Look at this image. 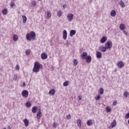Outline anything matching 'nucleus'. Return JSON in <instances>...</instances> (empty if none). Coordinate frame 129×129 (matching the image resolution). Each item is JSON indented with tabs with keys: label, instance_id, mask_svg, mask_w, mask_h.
Instances as JSON below:
<instances>
[{
	"label": "nucleus",
	"instance_id": "1a4fd4ad",
	"mask_svg": "<svg viewBox=\"0 0 129 129\" xmlns=\"http://www.w3.org/2000/svg\"><path fill=\"white\" fill-rule=\"evenodd\" d=\"M63 40L67 39V31L66 30L63 31Z\"/></svg>",
	"mask_w": 129,
	"mask_h": 129
},
{
	"label": "nucleus",
	"instance_id": "72a5a7b5",
	"mask_svg": "<svg viewBox=\"0 0 129 129\" xmlns=\"http://www.w3.org/2000/svg\"><path fill=\"white\" fill-rule=\"evenodd\" d=\"M31 5L32 6H33V7H35V6H37V2H36L35 1L33 0L31 2Z\"/></svg>",
	"mask_w": 129,
	"mask_h": 129
},
{
	"label": "nucleus",
	"instance_id": "a18cd8bd",
	"mask_svg": "<svg viewBox=\"0 0 129 129\" xmlns=\"http://www.w3.org/2000/svg\"><path fill=\"white\" fill-rule=\"evenodd\" d=\"M16 68L17 70H20V66L17 65Z\"/></svg>",
	"mask_w": 129,
	"mask_h": 129
},
{
	"label": "nucleus",
	"instance_id": "8fccbe9b",
	"mask_svg": "<svg viewBox=\"0 0 129 129\" xmlns=\"http://www.w3.org/2000/svg\"><path fill=\"white\" fill-rule=\"evenodd\" d=\"M63 9H65V7H66V5H63Z\"/></svg>",
	"mask_w": 129,
	"mask_h": 129
},
{
	"label": "nucleus",
	"instance_id": "a19ab883",
	"mask_svg": "<svg viewBox=\"0 0 129 129\" xmlns=\"http://www.w3.org/2000/svg\"><path fill=\"white\" fill-rule=\"evenodd\" d=\"M18 79V76L17 75H14L13 77V80H17Z\"/></svg>",
	"mask_w": 129,
	"mask_h": 129
},
{
	"label": "nucleus",
	"instance_id": "c9c22d12",
	"mask_svg": "<svg viewBox=\"0 0 129 129\" xmlns=\"http://www.w3.org/2000/svg\"><path fill=\"white\" fill-rule=\"evenodd\" d=\"M100 97H101L100 95H98L96 97H95V100H99V99H100Z\"/></svg>",
	"mask_w": 129,
	"mask_h": 129
},
{
	"label": "nucleus",
	"instance_id": "4c0bfd02",
	"mask_svg": "<svg viewBox=\"0 0 129 129\" xmlns=\"http://www.w3.org/2000/svg\"><path fill=\"white\" fill-rule=\"evenodd\" d=\"M25 53L26 54V55H30V54H31V50L30 49H28V50H27L26 51H25Z\"/></svg>",
	"mask_w": 129,
	"mask_h": 129
},
{
	"label": "nucleus",
	"instance_id": "9d476101",
	"mask_svg": "<svg viewBox=\"0 0 129 129\" xmlns=\"http://www.w3.org/2000/svg\"><path fill=\"white\" fill-rule=\"evenodd\" d=\"M96 57L97 58H98V59H100V58L102 57V54L101 53V52L97 51L96 52Z\"/></svg>",
	"mask_w": 129,
	"mask_h": 129
},
{
	"label": "nucleus",
	"instance_id": "39448f33",
	"mask_svg": "<svg viewBox=\"0 0 129 129\" xmlns=\"http://www.w3.org/2000/svg\"><path fill=\"white\" fill-rule=\"evenodd\" d=\"M36 116L37 119H41V117H42V112H41L40 109L38 110Z\"/></svg>",
	"mask_w": 129,
	"mask_h": 129
},
{
	"label": "nucleus",
	"instance_id": "ddd939ff",
	"mask_svg": "<svg viewBox=\"0 0 129 129\" xmlns=\"http://www.w3.org/2000/svg\"><path fill=\"white\" fill-rule=\"evenodd\" d=\"M77 122L78 124V126H79V128H81V119H78L77 120Z\"/></svg>",
	"mask_w": 129,
	"mask_h": 129
},
{
	"label": "nucleus",
	"instance_id": "2eb2a0df",
	"mask_svg": "<svg viewBox=\"0 0 129 129\" xmlns=\"http://www.w3.org/2000/svg\"><path fill=\"white\" fill-rule=\"evenodd\" d=\"M75 34H76V31L74 30H72L70 31V37H73V36H74V35H75Z\"/></svg>",
	"mask_w": 129,
	"mask_h": 129
},
{
	"label": "nucleus",
	"instance_id": "f03ea898",
	"mask_svg": "<svg viewBox=\"0 0 129 129\" xmlns=\"http://www.w3.org/2000/svg\"><path fill=\"white\" fill-rule=\"evenodd\" d=\"M105 46L107 49H111L112 48V42L111 41H107Z\"/></svg>",
	"mask_w": 129,
	"mask_h": 129
},
{
	"label": "nucleus",
	"instance_id": "20e7f679",
	"mask_svg": "<svg viewBox=\"0 0 129 129\" xmlns=\"http://www.w3.org/2000/svg\"><path fill=\"white\" fill-rule=\"evenodd\" d=\"M67 17L68 18V21L69 22H71L72 20H73V17L74 16L72 14H69Z\"/></svg>",
	"mask_w": 129,
	"mask_h": 129
},
{
	"label": "nucleus",
	"instance_id": "58836bf2",
	"mask_svg": "<svg viewBox=\"0 0 129 129\" xmlns=\"http://www.w3.org/2000/svg\"><path fill=\"white\" fill-rule=\"evenodd\" d=\"M57 126H58V124L55 122H54L53 123V127H54V128H56Z\"/></svg>",
	"mask_w": 129,
	"mask_h": 129
},
{
	"label": "nucleus",
	"instance_id": "ea45409f",
	"mask_svg": "<svg viewBox=\"0 0 129 129\" xmlns=\"http://www.w3.org/2000/svg\"><path fill=\"white\" fill-rule=\"evenodd\" d=\"M26 106H27V107H30V106H31V102H27L26 103Z\"/></svg>",
	"mask_w": 129,
	"mask_h": 129
},
{
	"label": "nucleus",
	"instance_id": "dca6fc26",
	"mask_svg": "<svg viewBox=\"0 0 129 129\" xmlns=\"http://www.w3.org/2000/svg\"><path fill=\"white\" fill-rule=\"evenodd\" d=\"M30 36L32 40H35V38H36V33L32 31L31 32Z\"/></svg>",
	"mask_w": 129,
	"mask_h": 129
},
{
	"label": "nucleus",
	"instance_id": "09e8293b",
	"mask_svg": "<svg viewBox=\"0 0 129 129\" xmlns=\"http://www.w3.org/2000/svg\"><path fill=\"white\" fill-rule=\"evenodd\" d=\"M23 87L26 86V83L24 82V83H23Z\"/></svg>",
	"mask_w": 129,
	"mask_h": 129
},
{
	"label": "nucleus",
	"instance_id": "6e6552de",
	"mask_svg": "<svg viewBox=\"0 0 129 129\" xmlns=\"http://www.w3.org/2000/svg\"><path fill=\"white\" fill-rule=\"evenodd\" d=\"M85 59H86L87 63H90L91 62V56L90 55H88Z\"/></svg>",
	"mask_w": 129,
	"mask_h": 129
},
{
	"label": "nucleus",
	"instance_id": "cd10ccee",
	"mask_svg": "<svg viewBox=\"0 0 129 129\" xmlns=\"http://www.w3.org/2000/svg\"><path fill=\"white\" fill-rule=\"evenodd\" d=\"M99 92L100 95H102L103 94V93L104 92V90L103 89V88H100Z\"/></svg>",
	"mask_w": 129,
	"mask_h": 129
},
{
	"label": "nucleus",
	"instance_id": "de8ad7c7",
	"mask_svg": "<svg viewBox=\"0 0 129 129\" xmlns=\"http://www.w3.org/2000/svg\"><path fill=\"white\" fill-rule=\"evenodd\" d=\"M123 33H124L126 36H127V32L126 31H123Z\"/></svg>",
	"mask_w": 129,
	"mask_h": 129
},
{
	"label": "nucleus",
	"instance_id": "f704fd0d",
	"mask_svg": "<svg viewBox=\"0 0 129 129\" xmlns=\"http://www.w3.org/2000/svg\"><path fill=\"white\" fill-rule=\"evenodd\" d=\"M57 16H58L59 17H61V16H62V12L61 11H58L57 12Z\"/></svg>",
	"mask_w": 129,
	"mask_h": 129
},
{
	"label": "nucleus",
	"instance_id": "6ab92c4d",
	"mask_svg": "<svg viewBox=\"0 0 129 129\" xmlns=\"http://www.w3.org/2000/svg\"><path fill=\"white\" fill-rule=\"evenodd\" d=\"M82 59H85L86 57H87L88 55H87V52H83V53L81 55Z\"/></svg>",
	"mask_w": 129,
	"mask_h": 129
},
{
	"label": "nucleus",
	"instance_id": "bb28decb",
	"mask_svg": "<svg viewBox=\"0 0 129 129\" xmlns=\"http://www.w3.org/2000/svg\"><path fill=\"white\" fill-rule=\"evenodd\" d=\"M22 19L24 24H26V23L27 22V17H26L25 16H23Z\"/></svg>",
	"mask_w": 129,
	"mask_h": 129
},
{
	"label": "nucleus",
	"instance_id": "c756f323",
	"mask_svg": "<svg viewBox=\"0 0 129 129\" xmlns=\"http://www.w3.org/2000/svg\"><path fill=\"white\" fill-rule=\"evenodd\" d=\"M120 7H121V8H125V4H124V3L122 1L120 2Z\"/></svg>",
	"mask_w": 129,
	"mask_h": 129
},
{
	"label": "nucleus",
	"instance_id": "0eeeda50",
	"mask_svg": "<svg viewBox=\"0 0 129 129\" xmlns=\"http://www.w3.org/2000/svg\"><path fill=\"white\" fill-rule=\"evenodd\" d=\"M117 65L119 68H122V67L124 66L123 62H122L121 61H119L118 63H117Z\"/></svg>",
	"mask_w": 129,
	"mask_h": 129
},
{
	"label": "nucleus",
	"instance_id": "7ed1b4c3",
	"mask_svg": "<svg viewBox=\"0 0 129 129\" xmlns=\"http://www.w3.org/2000/svg\"><path fill=\"white\" fill-rule=\"evenodd\" d=\"M21 94L23 97H28L29 96V92L27 90H24Z\"/></svg>",
	"mask_w": 129,
	"mask_h": 129
},
{
	"label": "nucleus",
	"instance_id": "c85d7f7f",
	"mask_svg": "<svg viewBox=\"0 0 129 129\" xmlns=\"http://www.w3.org/2000/svg\"><path fill=\"white\" fill-rule=\"evenodd\" d=\"M106 112H110L111 111V108L108 106L106 107Z\"/></svg>",
	"mask_w": 129,
	"mask_h": 129
},
{
	"label": "nucleus",
	"instance_id": "f8f14e48",
	"mask_svg": "<svg viewBox=\"0 0 129 129\" xmlns=\"http://www.w3.org/2000/svg\"><path fill=\"white\" fill-rule=\"evenodd\" d=\"M37 111H38V107L34 106L33 107H32V111L33 113H36V112H37Z\"/></svg>",
	"mask_w": 129,
	"mask_h": 129
},
{
	"label": "nucleus",
	"instance_id": "412c9836",
	"mask_svg": "<svg viewBox=\"0 0 129 129\" xmlns=\"http://www.w3.org/2000/svg\"><path fill=\"white\" fill-rule=\"evenodd\" d=\"M119 29H120V30H121V31H123V30H124V29H125V26H124V24H120V25L119 26Z\"/></svg>",
	"mask_w": 129,
	"mask_h": 129
},
{
	"label": "nucleus",
	"instance_id": "603ef678",
	"mask_svg": "<svg viewBox=\"0 0 129 129\" xmlns=\"http://www.w3.org/2000/svg\"><path fill=\"white\" fill-rule=\"evenodd\" d=\"M127 122H128V123L129 124V119H128V120Z\"/></svg>",
	"mask_w": 129,
	"mask_h": 129
},
{
	"label": "nucleus",
	"instance_id": "473e14b6",
	"mask_svg": "<svg viewBox=\"0 0 129 129\" xmlns=\"http://www.w3.org/2000/svg\"><path fill=\"white\" fill-rule=\"evenodd\" d=\"M123 95L125 97H127L129 95V92L127 91H125L123 93Z\"/></svg>",
	"mask_w": 129,
	"mask_h": 129
},
{
	"label": "nucleus",
	"instance_id": "5fc2aeb1",
	"mask_svg": "<svg viewBox=\"0 0 129 129\" xmlns=\"http://www.w3.org/2000/svg\"><path fill=\"white\" fill-rule=\"evenodd\" d=\"M109 128H110V126L109 127Z\"/></svg>",
	"mask_w": 129,
	"mask_h": 129
},
{
	"label": "nucleus",
	"instance_id": "b1692460",
	"mask_svg": "<svg viewBox=\"0 0 129 129\" xmlns=\"http://www.w3.org/2000/svg\"><path fill=\"white\" fill-rule=\"evenodd\" d=\"M110 14L111 17H115V16H116V12H115V11L112 10Z\"/></svg>",
	"mask_w": 129,
	"mask_h": 129
},
{
	"label": "nucleus",
	"instance_id": "5701e85b",
	"mask_svg": "<svg viewBox=\"0 0 129 129\" xmlns=\"http://www.w3.org/2000/svg\"><path fill=\"white\" fill-rule=\"evenodd\" d=\"M87 124L88 125V126H90L91 125H92L93 122H92V120H88L87 122Z\"/></svg>",
	"mask_w": 129,
	"mask_h": 129
},
{
	"label": "nucleus",
	"instance_id": "2f4dec72",
	"mask_svg": "<svg viewBox=\"0 0 129 129\" xmlns=\"http://www.w3.org/2000/svg\"><path fill=\"white\" fill-rule=\"evenodd\" d=\"M63 85L64 87L68 86V85H69V81H67L64 82L63 84Z\"/></svg>",
	"mask_w": 129,
	"mask_h": 129
},
{
	"label": "nucleus",
	"instance_id": "393cba45",
	"mask_svg": "<svg viewBox=\"0 0 129 129\" xmlns=\"http://www.w3.org/2000/svg\"><path fill=\"white\" fill-rule=\"evenodd\" d=\"M100 50H101V52H106V50H107V48L106 47V46L102 47L100 48Z\"/></svg>",
	"mask_w": 129,
	"mask_h": 129
},
{
	"label": "nucleus",
	"instance_id": "49530a36",
	"mask_svg": "<svg viewBox=\"0 0 129 129\" xmlns=\"http://www.w3.org/2000/svg\"><path fill=\"white\" fill-rule=\"evenodd\" d=\"M78 98H79V100H82V96H78Z\"/></svg>",
	"mask_w": 129,
	"mask_h": 129
},
{
	"label": "nucleus",
	"instance_id": "9b49d317",
	"mask_svg": "<svg viewBox=\"0 0 129 129\" xmlns=\"http://www.w3.org/2000/svg\"><path fill=\"white\" fill-rule=\"evenodd\" d=\"M26 39L28 41H31L32 40V37L31 36V34L27 33L26 35Z\"/></svg>",
	"mask_w": 129,
	"mask_h": 129
},
{
	"label": "nucleus",
	"instance_id": "3c124183",
	"mask_svg": "<svg viewBox=\"0 0 129 129\" xmlns=\"http://www.w3.org/2000/svg\"><path fill=\"white\" fill-rule=\"evenodd\" d=\"M8 129H11L10 126H8Z\"/></svg>",
	"mask_w": 129,
	"mask_h": 129
},
{
	"label": "nucleus",
	"instance_id": "a211bd4d",
	"mask_svg": "<svg viewBox=\"0 0 129 129\" xmlns=\"http://www.w3.org/2000/svg\"><path fill=\"white\" fill-rule=\"evenodd\" d=\"M23 122H24V124L25 126H29V120L28 119H24L23 120Z\"/></svg>",
	"mask_w": 129,
	"mask_h": 129
},
{
	"label": "nucleus",
	"instance_id": "f3484780",
	"mask_svg": "<svg viewBox=\"0 0 129 129\" xmlns=\"http://www.w3.org/2000/svg\"><path fill=\"white\" fill-rule=\"evenodd\" d=\"M107 40V38L106 37H105V36L102 37V38L100 40V42L101 43H105V42H106Z\"/></svg>",
	"mask_w": 129,
	"mask_h": 129
},
{
	"label": "nucleus",
	"instance_id": "423d86ee",
	"mask_svg": "<svg viewBox=\"0 0 129 129\" xmlns=\"http://www.w3.org/2000/svg\"><path fill=\"white\" fill-rule=\"evenodd\" d=\"M41 59L45 60V59H47V58H48V55L46 53H42L41 55Z\"/></svg>",
	"mask_w": 129,
	"mask_h": 129
},
{
	"label": "nucleus",
	"instance_id": "79ce46f5",
	"mask_svg": "<svg viewBox=\"0 0 129 129\" xmlns=\"http://www.w3.org/2000/svg\"><path fill=\"white\" fill-rule=\"evenodd\" d=\"M14 6H15V3L12 2L11 3V8H14Z\"/></svg>",
	"mask_w": 129,
	"mask_h": 129
},
{
	"label": "nucleus",
	"instance_id": "f257e3e1",
	"mask_svg": "<svg viewBox=\"0 0 129 129\" xmlns=\"http://www.w3.org/2000/svg\"><path fill=\"white\" fill-rule=\"evenodd\" d=\"M42 67V65L41 63H39V62H35L32 71L34 73H38Z\"/></svg>",
	"mask_w": 129,
	"mask_h": 129
},
{
	"label": "nucleus",
	"instance_id": "37998d69",
	"mask_svg": "<svg viewBox=\"0 0 129 129\" xmlns=\"http://www.w3.org/2000/svg\"><path fill=\"white\" fill-rule=\"evenodd\" d=\"M67 119H70L71 118V114H69L67 116Z\"/></svg>",
	"mask_w": 129,
	"mask_h": 129
},
{
	"label": "nucleus",
	"instance_id": "e433bc0d",
	"mask_svg": "<svg viewBox=\"0 0 129 129\" xmlns=\"http://www.w3.org/2000/svg\"><path fill=\"white\" fill-rule=\"evenodd\" d=\"M73 63H74V65H75V66H76V65L78 64V61H77V60L75 59L73 60Z\"/></svg>",
	"mask_w": 129,
	"mask_h": 129
},
{
	"label": "nucleus",
	"instance_id": "4be33fe9",
	"mask_svg": "<svg viewBox=\"0 0 129 129\" xmlns=\"http://www.w3.org/2000/svg\"><path fill=\"white\" fill-rule=\"evenodd\" d=\"M55 91L54 89H51L49 92V94L50 95H54L55 94Z\"/></svg>",
	"mask_w": 129,
	"mask_h": 129
},
{
	"label": "nucleus",
	"instance_id": "c03bdc74",
	"mask_svg": "<svg viewBox=\"0 0 129 129\" xmlns=\"http://www.w3.org/2000/svg\"><path fill=\"white\" fill-rule=\"evenodd\" d=\"M116 103H117V102L116 101H113V105H114V106H115V105H116Z\"/></svg>",
	"mask_w": 129,
	"mask_h": 129
},
{
	"label": "nucleus",
	"instance_id": "aec40b11",
	"mask_svg": "<svg viewBox=\"0 0 129 129\" xmlns=\"http://www.w3.org/2000/svg\"><path fill=\"white\" fill-rule=\"evenodd\" d=\"M116 125V121L115 120H114L111 123V128H113V127H115Z\"/></svg>",
	"mask_w": 129,
	"mask_h": 129
},
{
	"label": "nucleus",
	"instance_id": "4468645a",
	"mask_svg": "<svg viewBox=\"0 0 129 129\" xmlns=\"http://www.w3.org/2000/svg\"><path fill=\"white\" fill-rule=\"evenodd\" d=\"M51 12L47 11L46 12V18L49 20L51 18Z\"/></svg>",
	"mask_w": 129,
	"mask_h": 129
},
{
	"label": "nucleus",
	"instance_id": "864d4df0",
	"mask_svg": "<svg viewBox=\"0 0 129 129\" xmlns=\"http://www.w3.org/2000/svg\"><path fill=\"white\" fill-rule=\"evenodd\" d=\"M38 1H42V0H38Z\"/></svg>",
	"mask_w": 129,
	"mask_h": 129
},
{
	"label": "nucleus",
	"instance_id": "a878e982",
	"mask_svg": "<svg viewBox=\"0 0 129 129\" xmlns=\"http://www.w3.org/2000/svg\"><path fill=\"white\" fill-rule=\"evenodd\" d=\"M8 9L5 8L4 9L3 11H2V14L4 15H6L8 14Z\"/></svg>",
	"mask_w": 129,
	"mask_h": 129
},
{
	"label": "nucleus",
	"instance_id": "7c9ffc66",
	"mask_svg": "<svg viewBox=\"0 0 129 129\" xmlns=\"http://www.w3.org/2000/svg\"><path fill=\"white\" fill-rule=\"evenodd\" d=\"M19 39V37L16 35H14L13 36V40L15 41V42H17V41H18V39Z\"/></svg>",
	"mask_w": 129,
	"mask_h": 129
}]
</instances>
